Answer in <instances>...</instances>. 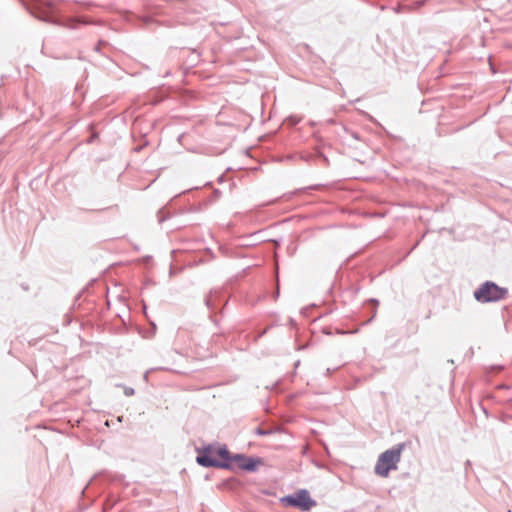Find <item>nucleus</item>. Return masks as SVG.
I'll return each instance as SVG.
<instances>
[{
    "label": "nucleus",
    "instance_id": "nucleus-1",
    "mask_svg": "<svg viewBox=\"0 0 512 512\" xmlns=\"http://www.w3.org/2000/svg\"><path fill=\"white\" fill-rule=\"evenodd\" d=\"M404 446V443H400L380 454L375 465V473L381 477H387L390 470L396 469Z\"/></svg>",
    "mask_w": 512,
    "mask_h": 512
},
{
    "label": "nucleus",
    "instance_id": "nucleus-2",
    "mask_svg": "<svg viewBox=\"0 0 512 512\" xmlns=\"http://www.w3.org/2000/svg\"><path fill=\"white\" fill-rule=\"evenodd\" d=\"M507 288L500 287L492 281H486L474 291V298L480 303L497 302L505 299Z\"/></svg>",
    "mask_w": 512,
    "mask_h": 512
},
{
    "label": "nucleus",
    "instance_id": "nucleus-5",
    "mask_svg": "<svg viewBox=\"0 0 512 512\" xmlns=\"http://www.w3.org/2000/svg\"><path fill=\"white\" fill-rule=\"evenodd\" d=\"M232 459L239 469L247 472H255L263 464L261 458L246 456L245 454H235Z\"/></svg>",
    "mask_w": 512,
    "mask_h": 512
},
{
    "label": "nucleus",
    "instance_id": "nucleus-7",
    "mask_svg": "<svg viewBox=\"0 0 512 512\" xmlns=\"http://www.w3.org/2000/svg\"><path fill=\"white\" fill-rule=\"evenodd\" d=\"M35 17H37L38 19L40 20H43L45 22H51V23H56L55 21H53L50 16L48 15V13L46 11H40L39 13H34Z\"/></svg>",
    "mask_w": 512,
    "mask_h": 512
},
{
    "label": "nucleus",
    "instance_id": "nucleus-13",
    "mask_svg": "<svg viewBox=\"0 0 512 512\" xmlns=\"http://www.w3.org/2000/svg\"><path fill=\"white\" fill-rule=\"evenodd\" d=\"M101 44H102V41H100V42L98 43V45L95 47V50H96V51H98V50H99V45H101Z\"/></svg>",
    "mask_w": 512,
    "mask_h": 512
},
{
    "label": "nucleus",
    "instance_id": "nucleus-14",
    "mask_svg": "<svg viewBox=\"0 0 512 512\" xmlns=\"http://www.w3.org/2000/svg\"><path fill=\"white\" fill-rule=\"evenodd\" d=\"M371 302L378 304V300H376V299H371Z\"/></svg>",
    "mask_w": 512,
    "mask_h": 512
},
{
    "label": "nucleus",
    "instance_id": "nucleus-4",
    "mask_svg": "<svg viewBox=\"0 0 512 512\" xmlns=\"http://www.w3.org/2000/svg\"><path fill=\"white\" fill-rule=\"evenodd\" d=\"M214 448L211 445L205 447L199 455L196 457V462L202 467H215L222 469H233V466L229 462H220L214 457Z\"/></svg>",
    "mask_w": 512,
    "mask_h": 512
},
{
    "label": "nucleus",
    "instance_id": "nucleus-15",
    "mask_svg": "<svg viewBox=\"0 0 512 512\" xmlns=\"http://www.w3.org/2000/svg\"><path fill=\"white\" fill-rule=\"evenodd\" d=\"M164 217H159V222H163L164 221Z\"/></svg>",
    "mask_w": 512,
    "mask_h": 512
},
{
    "label": "nucleus",
    "instance_id": "nucleus-6",
    "mask_svg": "<svg viewBox=\"0 0 512 512\" xmlns=\"http://www.w3.org/2000/svg\"><path fill=\"white\" fill-rule=\"evenodd\" d=\"M214 454L223 459L222 462H229L233 466V455L230 454L229 450L225 445L214 448Z\"/></svg>",
    "mask_w": 512,
    "mask_h": 512
},
{
    "label": "nucleus",
    "instance_id": "nucleus-9",
    "mask_svg": "<svg viewBox=\"0 0 512 512\" xmlns=\"http://www.w3.org/2000/svg\"><path fill=\"white\" fill-rule=\"evenodd\" d=\"M134 393H135V390L133 388L126 387V386L124 387L125 396L130 397V396L134 395Z\"/></svg>",
    "mask_w": 512,
    "mask_h": 512
},
{
    "label": "nucleus",
    "instance_id": "nucleus-10",
    "mask_svg": "<svg viewBox=\"0 0 512 512\" xmlns=\"http://www.w3.org/2000/svg\"><path fill=\"white\" fill-rule=\"evenodd\" d=\"M211 297H212V294L210 293L209 295H207L205 297V305L208 307V308H212L213 304H212V300H211Z\"/></svg>",
    "mask_w": 512,
    "mask_h": 512
},
{
    "label": "nucleus",
    "instance_id": "nucleus-12",
    "mask_svg": "<svg viewBox=\"0 0 512 512\" xmlns=\"http://www.w3.org/2000/svg\"><path fill=\"white\" fill-rule=\"evenodd\" d=\"M320 187H322V185H313L308 187L307 189H319Z\"/></svg>",
    "mask_w": 512,
    "mask_h": 512
},
{
    "label": "nucleus",
    "instance_id": "nucleus-8",
    "mask_svg": "<svg viewBox=\"0 0 512 512\" xmlns=\"http://www.w3.org/2000/svg\"><path fill=\"white\" fill-rule=\"evenodd\" d=\"M272 433H273V430H266V429H262L260 427L256 428V430H255V434L258 436H267Z\"/></svg>",
    "mask_w": 512,
    "mask_h": 512
},
{
    "label": "nucleus",
    "instance_id": "nucleus-3",
    "mask_svg": "<svg viewBox=\"0 0 512 512\" xmlns=\"http://www.w3.org/2000/svg\"><path fill=\"white\" fill-rule=\"evenodd\" d=\"M282 503L299 508L301 511H308L316 505V501L310 497V494L305 489H300L294 494L287 495L281 499Z\"/></svg>",
    "mask_w": 512,
    "mask_h": 512
},
{
    "label": "nucleus",
    "instance_id": "nucleus-11",
    "mask_svg": "<svg viewBox=\"0 0 512 512\" xmlns=\"http://www.w3.org/2000/svg\"><path fill=\"white\" fill-rule=\"evenodd\" d=\"M78 25H79V22H78V21L70 20V21H69V24H68L67 26H68L69 28H71V29H75Z\"/></svg>",
    "mask_w": 512,
    "mask_h": 512
}]
</instances>
